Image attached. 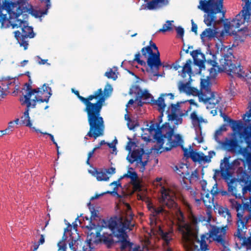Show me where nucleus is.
<instances>
[{
  "label": "nucleus",
  "instance_id": "obj_1",
  "mask_svg": "<svg viewBox=\"0 0 251 251\" xmlns=\"http://www.w3.org/2000/svg\"><path fill=\"white\" fill-rule=\"evenodd\" d=\"M159 197V204H148L150 211V224L151 232L161 240L165 251H173L170 247L173 240L172 229H163L161 226V219L169 221L172 225H176L181 235L182 242L184 247L192 251H206L208 250L206 240V235H202L201 240L193 231L191 226L185 221L184 216L177 207L176 202L175 191L168 186H161Z\"/></svg>",
  "mask_w": 251,
  "mask_h": 251
},
{
  "label": "nucleus",
  "instance_id": "obj_2",
  "mask_svg": "<svg viewBox=\"0 0 251 251\" xmlns=\"http://www.w3.org/2000/svg\"><path fill=\"white\" fill-rule=\"evenodd\" d=\"M112 91L111 85L107 84L103 91L101 88L99 89L93 94L86 98L80 96L78 91L75 92V94L85 105L84 111L87 114L90 129L84 137L85 140H88V137L96 139L104 135L105 126L100 112L105 101L110 96Z\"/></svg>",
  "mask_w": 251,
  "mask_h": 251
},
{
  "label": "nucleus",
  "instance_id": "obj_3",
  "mask_svg": "<svg viewBox=\"0 0 251 251\" xmlns=\"http://www.w3.org/2000/svg\"><path fill=\"white\" fill-rule=\"evenodd\" d=\"M159 123H151L149 128L151 134L153 135L156 141L155 149L157 152L170 151L180 145L182 140L179 135H174L175 126H171L169 122L166 123L161 127L162 118H159Z\"/></svg>",
  "mask_w": 251,
  "mask_h": 251
},
{
  "label": "nucleus",
  "instance_id": "obj_4",
  "mask_svg": "<svg viewBox=\"0 0 251 251\" xmlns=\"http://www.w3.org/2000/svg\"><path fill=\"white\" fill-rule=\"evenodd\" d=\"M188 94L198 96L199 101L203 102L210 108L215 107L221 100L218 93L211 91V83L209 79H201L200 91L197 88L190 86Z\"/></svg>",
  "mask_w": 251,
  "mask_h": 251
},
{
  "label": "nucleus",
  "instance_id": "obj_5",
  "mask_svg": "<svg viewBox=\"0 0 251 251\" xmlns=\"http://www.w3.org/2000/svg\"><path fill=\"white\" fill-rule=\"evenodd\" d=\"M141 52L142 56L140 52L135 54L134 61L141 65H145V61L141 59L144 58L147 60L148 65L151 69L158 70L162 66V63L160 59V53L155 44L151 41L150 45L142 48Z\"/></svg>",
  "mask_w": 251,
  "mask_h": 251
},
{
  "label": "nucleus",
  "instance_id": "obj_6",
  "mask_svg": "<svg viewBox=\"0 0 251 251\" xmlns=\"http://www.w3.org/2000/svg\"><path fill=\"white\" fill-rule=\"evenodd\" d=\"M223 3V0H200L198 8L207 13L204 15V22L207 26L216 25L215 15L221 12Z\"/></svg>",
  "mask_w": 251,
  "mask_h": 251
},
{
  "label": "nucleus",
  "instance_id": "obj_7",
  "mask_svg": "<svg viewBox=\"0 0 251 251\" xmlns=\"http://www.w3.org/2000/svg\"><path fill=\"white\" fill-rule=\"evenodd\" d=\"M9 23V27L12 26L13 28L21 27L22 32L19 31L14 32V36L17 40L21 46H23L25 50L27 49L28 43L26 39L27 38H33L34 36L33 28L28 25L25 21L19 19L18 18L14 20H11Z\"/></svg>",
  "mask_w": 251,
  "mask_h": 251
},
{
  "label": "nucleus",
  "instance_id": "obj_8",
  "mask_svg": "<svg viewBox=\"0 0 251 251\" xmlns=\"http://www.w3.org/2000/svg\"><path fill=\"white\" fill-rule=\"evenodd\" d=\"M244 5L242 10L230 22H229V28L235 30L240 27L245 22L249 23L251 19V0H243Z\"/></svg>",
  "mask_w": 251,
  "mask_h": 251
},
{
  "label": "nucleus",
  "instance_id": "obj_9",
  "mask_svg": "<svg viewBox=\"0 0 251 251\" xmlns=\"http://www.w3.org/2000/svg\"><path fill=\"white\" fill-rule=\"evenodd\" d=\"M23 10L19 4L7 1L3 2L1 7H0V12L5 16V20L8 21L6 23L7 26H4V27H9L10 21L19 18L23 14Z\"/></svg>",
  "mask_w": 251,
  "mask_h": 251
},
{
  "label": "nucleus",
  "instance_id": "obj_10",
  "mask_svg": "<svg viewBox=\"0 0 251 251\" xmlns=\"http://www.w3.org/2000/svg\"><path fill=\"white\" fill-rule=\"evenodd\" d=\"M209 230V237L215 241L216 244L221 247L222 251H228V243L226 240V231L227 226L219 227L215 226H211Z\"/></svg>",
  "mask_w": 251,
  "mask_h": 251
},
{
  "label": "nucleus",
  "instance_id": "obj_11",
  "mask_svg": "<svg viewBox=\"0 0 251 251\" xmlns=\"http://www.w3.org/2000/svg\"><path fill=\"white\" fill-rule=\"evenodd\" d=\"M26 100H28L31 95H35L33 100H37V101L41 102H48L49 98L51 95V88L46 84H44L42 88H32L28 84L26 86Z\"/></svg>",
  "mask_w": 251,
  "mask_h": 251
},
{
  "label": "nucleus",
  "instance_id": "obj_12",
  "mask_svg": "<svg viewBox=\"0 0 251 251\" xmlns=\"http://www.w3.org/2000/svg\"><path fill=\"white\" fill-rule=\"evenodd\" d=\"M108 226L113 231L114 236L118 239V242L121 243V248L122 250L130 246V243L127 240V235L126 232V226L123 224L118 225L115 221H111L109 222Z\"/></svg>",
  "mask_w": 251,
  "mask_h": 251
},
{
  "label": "nucleus",
  "instance_id": "obj_13",
  "mask_svg": "<svg viewBox=\"0 0 251 251\" xmlns=\"http://www.w3.org/2000/svg\"><path fill=\"white\" fill-rule=\"evenodd\" d=\"M126 150L129 151L130 156L127 157L129 161L133 163L136 161L140 164L144 170L145 166L147 164V160H142V156L145 154V151L143 148L137 147L134 142L129 141L126 147Z\"/></svg>",
  "mask_w": 251,
  "mask_h": 251
},
{
  "label": "nucleus",
  "instance_id": "obj_14",
  "mask_svg": "<svg viewBox=\"0 0 251 251\" xmlns=\"http://www.w3.org/2000/svg\"><path fill=\"white\" fill-rule=\"evenodd\" d=\"M168 115L169 121L173 126L181 124L182 122V115L180 114L179 105L172 104L167 111Z\"/></svg>",
  "mask_w": 251,
  "mask_h": 251
},
{
  "label": "nucleus",
  "instance_id": "obj_15",
  "mask_svg": "<svg viewBox=\"0 0 251 251\" xmlns=\"http://www.w3.org/2000/svg\"><path fill=\"white\" fill-rule=\"evenodd\" d=\"M111 221L114 220L111 219L109 220L107 223L104 222V225H102L101 230H103L104 228L105 229L108 228L109 231H104L102 235L100 237V241L102 242L108 248L111 247L114 245L115 243V241L113 239V237L115 236L112 232L113 231H111V229L108 226L109 222Z\"/></svg>",
  "mask_w": 251,
  "mask_h": 251
},
{
  "label": "nucleus",
  "instance_id": "obj_16",
  "mask_svg": "<svg viewBox=\"0 0 251 251\" xmlns=\"http://www.w3.org/2000/svg\"><path fill=\"white\" fill-rule=\"evenodd\" d=\"M186 207L188 211V217L191 224L194 226L196 225L199 222H207L210 223L212 219V213L211 216L209 217V215L206 213V216L200 215L198 217H196L192 212L190 205L188 203H186Z\"/></svg>",
  "mask_w": 251,
  "mask_h": 251
},
{
  "label": "nucleus",
  "instance_id": "obj_17",
  "mask_svg": "<svg viewBox=\"0 0 251 251\" xmlns=\"http://www.w3.org/2000/svg\"><path fill=\"white\" fill-rule=\"evenodd\" d=\"M183 151L185 156L190 157L195 162L205 163V161L209 160V158L205 157L202 153L196 152L193 150L188 151L187 149L183 150Z\"/></svg>",
  "mask_w": 251,
  "mask_h": 251
},
{
  "label": "nucleus",
  "instance_id": "obj_18",
  "mask_svg": "<svg viewBox=\"0 0 251 251\" xmlns=\"http://www.w3.org/2000/svg\"><path fill=\"white\" fill-rule=\"evenodd\" d=\"M233 171H236L238 174H245L246 162L243 159L238 158L231 162Z\"/></svg>",
  "mask_w": 251,
  "mask_h": 251
},
{
  "label": "nucleus",
  "instance_id": "obj_19",
  "mask_svg": "<svg viewBox=\"0 0 251 251\" xmlns=\"http://www.w3.org/2000/svg\"><path fill=\"white\" fill-rule=\"evenodd\" d=\"M195 200L198 203H200L201 201V199H196L195 198ZM201 200L207 208L205 212L209 215V217L210 218L211 213H212V206L213 205V198H210L208 194H206L205 197H202Z\"/></svg>",
  "mask_w": 251,
  "mask_h": 251
},
{
  "label": "nucleus",
  "instance_id": "obj_20",
  "mask_svg": "<svg viewBox=\"0 0 251 251\" xmlns=\"http://www.w3.org/2000/svg\"><path fill=\"white\" fill-rule=\"evenodd\" d=\"M133 169L130 168L128 171L127 174H125L123 177H128L130 178L131 181L134 187L138 189L140 187V184L138 180L137 174L133 171H132Z\"/></svg>",
  "mask_w": 251,
  "mask_h": 251
},
{
  "label": "nucleus",
  "instance_id": "obj_21",
  "mask_svg": "<svg viewBox=\"0 0 251 251\" xmlns=\"http://www.w3.org/2000/svg\"><path fill=\"white\" fill-rule=\"evenodd\" d=\"M191 55L194 59V63L198 66L201 67L203 66L204 56L198 50H194L192 52Z\"/></svg>",
  "mask_w": 251,
  "mask_h": 251
},
{
  "label": "nucleus",
  "instance_id": "obj_22",
  "mask_svg": "<svg viewBox=\"0 0 251 251\" xmlns=\"http://www.w3.org/2000/svg\"><path fill=\"white\" fill-rule=\"evenodd\" d=\"M89 172L92 176L96 177L98 181H107L109 179V177L107 176L105 171H99L95 170L94 171H89Z\"/></svg>",
  "mask_w": 251,
  "mask_h": 251
},
{
  "label": "nucleus",
  "instance_id": "obj_23",
  "mask_svg": "<svg viewBox=\"0 0 251 251\" xmlns=\"http://www.w3.org/2000/svg\"><path fill=\"white\" fill-rule=\"evenodd\" d=\"M220 168L222 171H225L227 174H228V172L233 171L231 163H229V159L227 157H225L224 159L221 161Z\"/></svg>",
  "mask_w": 251,
  "mask_h": 251
},
{
  "label": "nucleus",
  "instance_id": "obj_24",
  "mask_svg": "<svg viewBox=\"0 0 251 251\" xmlns=\"http://www.w3.org/2000/svg\"><path fill=\"white\" fill-rule=\"evenodd\" d=\"M45 9H41L40 8H31L29 10V13L36 18H39L43 16L44 15L47 14L48 10L49 8L45 7Z\"/></svg>",
  "mask_w": 251,
  "mask_h": 251
},
{
  "label": "nucleus",
  "instance_id": "obj_25",
  "mask_svg": "<svg viewBox=\"0 0 251 251\" xmlns=\"http://www.w3.org/2000/svg\"><path fill=\"white\" fill-rule=\"evenodd\" d=\"M192 123L194 127H200V124L204 122V120L201 117H199L196 112H193L190 115Z\"/></svg>",
  "mask_w": 251,
  "mask_h": 251
},
{
  "label": "nucleus",
  "instance_id": "obj_26",
  "mask_svg": "<svg viewBox=\"0 0 251 251\" xmlns=\"http://www.w3.org/2000/svg\"><path fill=\"white\" fill-rule=\"evenodd\" d=\"M155 104L157 106L158 110L160 113L159 118L161 119L163 115V112L164 111L165 108L166 107L164 98L162 97H159L158 100L155 101Z\"/></svg>",
  "mask_w": 251,
  "mask_h": 251
},
{
  "label": "nucleus",
  "instance_id": "obj_27",
  "mask_svg": "<svg viewBox=\"0 0 251 251\" xmlns=\"http://www.w3.org/2000/svg\"><path fill=\"white\" fill-rule=\"evenodd\" d=\"M215 30L210 28L205 29L201 34V38L202 40L210 39L214 37Z\"/></svg>",
  "mask_w": 251,
  "mask_h": 251
},
{
  "label": "nucleus",
  "instance_id": "obj_28",
  "mask_svg": "<svg viewBox=\"0 0 251 251\" xmlns=\"http://www.w3.org/2000/svg\"><path fill=\"white\" fill-rule=\"evenodd\" d=\"M225 145L228 148V151L231 152H235L238 146L237 141L233 139L227 140L226 142Z\"/></svg>",
  "mask_w": 251,
  "mask_h": 251
},
{
  "label": "nucleus",
  "instance_id": "obj_29",
  "mask_svg": "<svg viewBox=\"0 0 251 251\" xmlns=\"http://www.w3.org/2000/svg\"><path fill=\"white\" fill-rule=\"evenodd\" d=\"M192 61L190 59L186 60V63L183 66L181 75L183 77H184L186 74H188L189 76H191L192 74L191 64Z\"/></svg>",
  "mask_w": 251,
  "mask_h": 251
},
{
  "label": "nucleus",
  "instance_id": "obj_30",
  "mask_svg": "<svg viewBox=\"0 0 251 251\" xmlns=\"http://www.w3.org/2000/svg\"><path fill=\"white\" fill-rule=\"evenodd\" d=\"M28 108L25 111L24 115L21 117V121L24 125L29 127H31L32 124L30 120V117L29 116Z\"/></svg>",
  "mask_w": 251,
  "mask_h": 251
},
{
  "label": "nucleus",
  "instance_id": "obj_31",
  "mask_svg": "<svg viewBox=\"0 0 251 251\" xmlns=\"http://www.w3.org/2000/svg\"><path fill=\"white\" fill-rule=\"evenodd\" d=\"M226 181L227 183L228 191L231 192L232 193V195L233 196H235L236 198L240 197V196H237L235 193L236 189L235 187L233 186V182L234 181V180L233 179H229L228 178H226Z\"/></svg>",
  "mask_w": 251,
  "mask_h": 251
},
{
  "label": "nucleus",
  "instance_id": "obj_32",
  "mask_svg": "<svg viewBox=\"0 0 251 251\" xmlns=\"http://www.w3.org/2000/svg\"><path fill=\"white\" fill-rule=\"evenodd\" d=\"M35 95H31L28 100H26V94L24 96V103L26 104L27 108L30 107H34L36 105V103L37 100L34 101V97Z\"/></svg>",
  "mask_w": 251,
  "mask_h": 251
},
{
  "label": "nucleus",
  "instance_id": "obj_33",
  "mask_svg": "<svg viewBox=\"0 0 251 251\" xmlns=\"http://www.w3.org/2000/svg\"><path fill=\"white\" fill-rule=\"evenodd\" d=\"M242 135L247 142H251V124L244 128Z\"/></svg>",
  "mask_w": 251,
  "mask_h": 251
},
{
  "label": "nucleus",
  "instance_id": "obj_34",
  "mask_svg": "<svg viewBox=\"0 0 251 251\" xmlns=\"http://www.w3.org/2000/svg\"><path fill=\"white\" fill-rule=\"evenodd\" d=\"M117 71V68L114 67L113 69H110L107 72H106L105 74V75L108 78H112L113 80H116L117 78V75L116 74Z\"/></svg>",
  "mask_w": 251,
  "mask_h": 251
},
{
  "label": "nucleus",
  "instance_id": "obj_35",
  "mask_svg": "<svg viewBox=\"0 0 251 251\" xmlns=\"http://www.w3.org/2000/svg\"><path fill=\"white\" fill-rule=\"evenodd\" d=\"M172 22L173 21H167L163 25L162 28L159 29V32H165L172 30L173 29Z\"/></svg>",
  "mask_w": 251,
  "mask_h": 251
},
{
  "label": "nucleus",
  "instance_id": "obj_36",
  "mask_svg": "<svg viewBox=\"0 0 251 251\" xmlns=\"http://www.w3.org/2000/svg\"><path fill=\"white\" fill-rule=\"evenodd\" d=\"M229 199V202L230 204L231 207L238 211L241 208V204L236 201V199Z\"/></svg>",
  "mask_w": 251,
  "mask_h": 251
},
{
  "label": "nucleus",
  "instance_id": "obj_37",
  "mask_svg": "<svg viewBox=\"0 0 251 251\" xmlns=\"http://www.w3.org/2000/svg\"><path fill=\"white\" fill-rule=\"evenodd\" d=\"M231 128L234 131H239L242 128V124L240 122L231 121Z\"/></svg>",
  "mask_w": 251,
  "mask_h": 251
},
{
  "label": "nucleus",
  "instance_id": "obj_38",
  "mask_svg": "<svg viewBox=\"0 0 251 251\" xmlns=\"http://www.w3.org/2000/svg\"><path fill=\"white\" fill-rule=\"evenodd\" d=\"M178 88L180 92H183L188 93L190 86L188 83H184L182 82H179Z\"/></svg>",
  "mask_w": 251,
  "mask_h": 251
},
{
  "label": "nucleus",
  "instance_id": "obj_39",
  "mask_svg": "<svg viewBox=\"0 0 251 251\" xmlns=\"http://www.w3.org/2000/svg\"><path fill=\"white\" fill-rule=\"evenodd\" d=\"M219 212L223 216L226 217L227 216V219L228 220L231 218V215L229 211L226 208H220L219 210Z\"/></svg>",
  "mask_w": 251,
  "mask_h": 251
},
{
  "label": "nucleus",
  "instance_id": "obj_40",
  "mask_svg": "<svg viewBox=\"0 0 251 251\" xmlns=\"http://www.w3.org/2000/svg\"><path fill=\"white\" fill-rule=\"evenodd\" d=\"M126 208L127 209L126 214L128 215L129 216L126 218V222L127 223V226H129V225H132L131 224L129 223L130 222L131 220H132V217H133V215L131 213V207L129 204H127Z\"/></svg>",
  "mask_w": 251,
  "mask_h": 251
},
{
  "label": "nucleus",
  "instance_id": "obj_41",
  "mask_svg": "<svg viewBox=\"0 0 251 251\" xmlns=\"http://www.w3.org/2000/svg\"><path fill=\"white\" fill-rule=\"evenodd\" d=\"M237 216L247 225L250 220L251 221V211L249 212V214L248 215L244 217L241 216V217H239V214H237Z\"/></svg>",
  "mask_w": 251,
  "mask_h": 251
},
{
  "label": "nucleus",
  "instance_id": "obj_42",
  "mask_svg": "<svg viewBox=\"0 0 251 251\" xmlns=\"http://www.w3.org/2000/svg\"><path fill=\"white\" fill-rule=\"evenodd\" d=\"M127 126L129 129L132 130L134 129L136 126H138L137 122L135 120H132L131 119L130 120L127 122Z\"/></svg>",
  "mask_w": 251,
  "mask_h": 251
},
{
  "label": "nucleus",
  "instance_id": "obj_43",
  "mask_svg": "<svg viewBox=\"0 0 251 251\" xmlns=\"http://www.w3.org/2000/svg\"><path fill=\"white\" fill-rule=\"evenodd\" d=\"M151 98V95L147 92L144 93L141 96V99L144 100V102L149 103L150 99Z\"/></svg>",
  "mask_w": 251,
  "mask_h": 251
},
{
  "label": "nucleus",
  "instance_id": "obj_44",
  "mask_svg": "<svg viewBox=\"0 0 251 251\" xmlns=\"http://www.w3.org/2000/svg\"><path fill=\"white\" fill-rule=\"evenodd\" d=\"M5 15H3L2 13L0 12V23L1 24V26L4 27V26H7L6 23H8V21L5 20Z\"/></svg>",
  "mask_w": 251,
  "mask_h": 251
},
{
  "label": "nucleus",
  "instance_id": "obj_45",
  "mask_svg": "<svg viewBox=\"0 0 251 251\" xmlns=\"http://www.w3.org/2000/svg\"><path fill=\"white\" fill-rule=\"evenodd\" d=\"M240 153L244 156L245 158H246L248 154H250L251 152L249 151V149L248 148H245L243 149H240Z\"/></svg>",
  "mask_w": 251,
  "mask_h": 251
},
{
  "label": "nucleus",
  "instance_id": "obj_46",
  "mask_svg": "<svg viewBox=\"0 0 251 251\" xmlns=\"http://www.w3.org/2000/svg\"><path fill=\"white\" fill-rule=\"evenodd\" d=\"M41 1V7H47L50 8V0H40Z\"/></svg>",
  "mask_w": 251,
  "mask_h": 251
},
{
  "label": "nucleus",
  "instance_id": "obj_47",
  "mask_svg": "<svg viewBox=\"0 0 251 251\" xmlns=\"http://www.w3.org/2000/svg\"><path fill=\"white\" fill-rule=\"evenodd\" d=\"M251 192V184H250L242 188V193L243 195H245L247 192Z\"/></svg>",
  "mask_w": 251,
  "mask_h": 251
},
{
  "label": "nucleus",
  "instance_id": "obj_48",
  "mask_svg": "<svg viewBox=\"0 0 251 251\" xmlns=\"http://www.w3.org/2000/svg\"><path fill=\"white\" fill-rule=\"evenodd\" d=\"M15 127V124L14 123V122L11 121L8 123V126L6 128L8 129V131H10V133H11L14 130Z\"/></svg>",
  "mask_w": 251,
  "mask_h": 251
},
{
  "label": "nucleus",
  "instance_id": "obj_49",
  "mask_svg": "<svg viewBox=\"0 0 251 251\" xmlns=\"http://www.w3.org/2000/svg\"><path fill=\"white\" fill-rule=\"evenodd\" d=\"M176 31L177 34V35L180 37H182L184 34V30L181 27H177L176 28Z\"/></svg>",
  "mask_w": 251,
  "mask_h": 251
},
{
  "label": "nucleus",
  "instance_id": "obj_50",
  "mask_svg": "<svg viewBox=\"0 0 251 251\" xmlns=\"http://www.w3.org/2000/svg\"><path fill=\"white\" fill-rule=\"evenodd\" d=\"M58 246L59 247V250H63V251H65L66 244L65 241H61L58 243Z\"/></svg>",
  "mask_w": 251,
  "mask_h": 251
},
{
  "label": "nucleus",
  "instance_id": "obj_51",
  "mask_svg": "<svg viewBox=\"0 0 251 251\" xmlns=\"http://www.w3.org/2000/svg\"><path fill=\"white\" fill-rule=\"evenodd\" d=\"M105 172L106 174L112 175L116 173V169L114 167H111L109 169H106Z\"/></svg>",
  "mask_w": 251,
  "mask_h": 251
},
{
  "label": "nucleus",
  "instance_id": "obj_52",
  "mask_svg": "<svg viewBox=\"0 0 251 251\" xmlns=\"http://www.w3.org/2000/svg\"><path fill=\"white\" fill-rule=\"evenodd\" d=\"M44 134L48 135L50 138V140L53 142V143L55 145L56 148L58 149V146L56 142L55 141L53 136L51 135V134L47 133H42Z\"/></svg>",
  "mask_w": 251,
  "mask_h": 251
},
{
  "label": "nucleus",
  "instance_id": "obj_53",
  "mask_svg": "<svg viewBox=\"0 0 251 251\" xmlns=\"http://www.w3.org/2000/svg\"><path fill=\"white\" fill-rule=\"evenodd\" d=\"M222 129H219L215 132V139L217 141H218V137L222 135Z\"/></svg>",
  "mask_w": 251,
  "mask_h": 251
},
{
  "label": "nucleus",
  "instance_id": "obj_54",
  "mask_svg": "<svg viewBox=\"0 0 251 251\" xmlns=\"http://www.w3.org/2000/svg\"><path fill=\"white\" fill-rule=\"evenodd\" d=\"M192 23V31L194 32L196 34H197V25L194 23L193 20H191Z\"/></svg>",
  "mask_w": 251,
  "mask_h": 251
},
{
  "label": "nucleus",
  "instance_id": "obj_55",
  "mask_svg": "<svg viewBox=\"0 0 251 251\" xmlns=\"http://www.w3.org/2000/svg\"><path fill=\"white\" fill-rule=\"evenodd\" d=\"M129 251H142L141 247L138 245H135L134 247H130Z\"/></svg>",
  "mask_w": 251,
  "mask_h": 251
},
{
  "label": "nucleus",
  "instance_id": "obj_56",
  "mask_svg": "<svg viewBox=\"0 0 251 251\" xmlns=\"http://www.w3.org/2000/svg\"><path fill=\"white\" fill-rule=\"evenodd\" d=\"M215 153L214 151H210L208 152V155L207 156H206L205 155V157H208L209 158V159L208 160L206 161H205V162H209L210 161H211V158L214 156L215 155Z\"/></svg>",
  "mask_w": 251,
  "mask_h": 251
},
{
  "label": "nucleus",
  "instance_id": "obj_57",
  "mask_svg": "<svg viewBox=\"0 0 251 251\" xmlns=\"http://www.w3.org/2000/svg\"><path fill=\"white\" fill-rule=\"evenodd\" d=\"M247 163L248 165V168L251 167V152L250 154H248L247 157L245 158Z\"/></svg>",
  "mask_w": 251,
  "mask_h": 251
},
{
  "label": "nucleus",
  "instance_id": "obj_58",
  "mask_svg": "<svg viewBox=\"0 0 251 251\" xmlns=\"http://www.w3.org/2000/svg\"><path fill=\"white\" fill-rule=\"evenodd\" d=\"M10 131H8V129L6 128L4 130H0V137L4 135H9L10 134Z\"/></svg>",
  "mask_w": 251,
  "mask_h": 251
},
{
  "label": "nucleus",
  "instance_id": "obj_59",
  "mask_svg": "<svg viewBox=\"0 0 251 251\" xmlns=\"http://www.w3.org/2000/svg\"><path fill=\"white\" fill-rule=\"evenodd\" d=\"M244 206L246 208H247L250 211H251V197H250L249 202H247L245 203Z\"/></svg>",
  "mask_w": 251,
  "mask_h": 251
},
{
  "label": "nucleus",
  "instance_id": "obj_60",
  "mask_svg": "<svg viewBox=\"0 0 251 251\" xmlns=\"http://www.w3.org/2000/svg\"><path fill=\"white\" fill-rule=\"evenodd\" d=\"M100 144L102 146L103 145H105V144H107V145L110 147V148H113V146L110 144H109V143H107L105 142V141L104 140H102L101 141V142L100 143ZM113 148H114L115 150H116V148L115 147H113Z\"/></svg>",
  "mask_w": 251,
  "mask_h": 251
},
{
  "label": "nucleus",
  "instance_id": "obj_61",
  "mask_svg": "<svg viewBox=\"0 0 251 251\" xmlns=\"http://www.w3.org/2000/svg\"><path fill=\"white\" fill-rule=\"evenodd\" d=\"M4 95H5V91L4 88L0 86V97H3Z\"/></svg>",
  "mask_w": 251,
  "mask_h": 251
},
{
  "label": "nucleus",
  "instance_id": "obj_62",
  "mask_svg": "<svg viewBox=\"0 0 251 251\" xmlns=\"http://www.w3.org/2000/svg\"><path fill=\"white\" fill-rule=\"evenodd\" d=\"M45 242V238L44 235L41 234L40 235V239L39 241V244H43Z\"/></svg>",
  "mask_w": 251,
  "mask_h": 251
},
{
  "label": "nucleus",
  "instance_id": "obj_63",
  "mask_svg": "<svg viewBox=\"0 0 251 251\" xmlns=\"http://www.w3.org/2000/svg\"><path fill=\"white\" fill-rule=\"evenodd\" d=\"M95 151L96 150L95 149H93L92 151H90L88 153V157H89V159H90L93 156Z\"/></svg>",
  "mask_w": 251,
  "mask_h": 251
},
{
  "label": "nucleus",
  "instance_id": "obj_64",
  "mask_svg": "<svg viewBox=\"0 0 251 251\" xmlns=\"http://www.w3.org/2000/svg\"><path fill=\"white\" fill-rule=\"evenodd\" d=\"M88 229H90V230L95 229L96 227V225L95 224H91L89 226H86Z\"/></svg>",
  "mask_w": 251,
  "mask_h": 251
}]
</instances>
